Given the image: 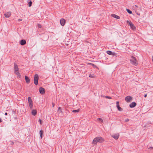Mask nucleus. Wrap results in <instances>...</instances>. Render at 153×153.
Here are the masks:
<instances>
[{"instance_id":"5701e85b","label":"nucleus","mask_w":153,"mask_h":153,"mask_svg":"<svg viewBox=\"0 0 153 153\" xmlns=\"http://www.w3.org/2000/svg\"><path fill=\"white\" fill-rule=\"evenodd\" d=\"M101 97H105L106 98L109 99H111V97L110 96H102V95H101Z\"/></svg>"},{"instance_id":"2f4dec72","label":"nucleus","mask_w":153,"mask_h":153,"mask_svg":"<svg viewBox=\"0 0 153 153\" xmlns=\"http://www.w3.org/2000/svg\"><path fill=\"white\" fill-rule=\"evenodd\" d=\"M10 144L12 145L14 144V143L13 141H10Z\"/></svg>"},{"instance_id":"f8f14e48","label":"nucleus","mask_w":153,"mask_h":153,"mask_svg":"<svg viewBox=\"0 0 153 153\" xmlns=\"http://www.w3.org/2000/svg\"><path fill=\"white\" fill-rule=\"evenodd\" d=\"M26 41L25 39H22L19 42V43L22 45H24L26 44Z\"/></svg>"},{"instance_id":"6e6552de","label":"nucleus","mask_w":153,"mask_h":153,"mask_svg":"<svg viewBox=\"0 0 153 153\" xmlns=\"http://www.w3.org/2000/svg\"><path fill=\"white\" fill-rule=\"evenodd\" d=\"M60 22L61 25L62 26H63L65 23V19L62 18L60 20Z\"/></svg>"},{"instance_id":"ddd939ff","label":"nucleus","mask_w":153,"mask_h":153,"mask_svg":"<svg viewBox=\"0 0 153 153\" xmlns=\"http://www.w3.org/2000/svg\"><path fill=\"white\" fill-rule=\"evenodd\" d=\"M11 14V12H9L5 13L4 14V16L5 17L9 18Z\"/></svg>"},{"instance_id":"dca6fc26","label":"nucleus","mask_w":153,"mask_h":153,"mask_svg":"<svg viewBox=\"0 0 153 153\" xmlns=\"http://www.w3.org/2000/svg\"><path fill=\"white\" fill-rule=\"evenodd\" d=\"M111 16L113 17L116 18L117 19H119L120 18V17L119 16L115 14H112Z\"/></svg>"},{"instance_id":"a19ab883","label":"nucleus","mask_w":153,"mask_h":153,"mask_svg":"<svg viewBox=\"0 0 153 153\" xmlns=\"http://www.w3.org/2000/svg\"><path fill=\"white\" fill-rule=\"evenodd\" d=\"M5 115H7V112H5Z\"/></svg>"},{"instance_id":"f3484780","label":"nucleus","mask_w":153,"mask_h":153,"mask_svg":"<svg viewBox=\"0 0 153 153\" xmlns=\"http://www.w3.org/2000/svg\"><path fill=\"white\" fill-rule=\"evenodd\" d=\"M14 73L16 75L18 76L20 78L21 77V76L19 71H15Z\"/></svg>"},{"instance_id":"a211bd4d","label":"nucleus","mask_w":153,"mask_h":153,"mask_svg":"<svg viewBox=\"0 0 153 153\" xmlns=\"http://www.w3.org/2000/svg\"><path fill=\"white\" fill-rule=\"evenodd\" d=\"M43 131L42 130H41L39 131V134L40 135V138H42V135L43 134Z\"/></svg>"},{"instance_id":"412c9836","label":"nucleus","mask_w":153,"mask_h":153,"mask_svg":"<svg viewBox=\"0 0 153 153\" xmlns=\"http://www.w3.org/2000/svg\"><path fill=\"white\" fill-rule=\"evenodd\" d=\"M107 54L109 55H111L112 54V52L111 51H107Z\"/></svg>"},{"instance_id":"ea45409f","label":"nucleus","mask_w":153,"mask_h":153,"mask_svg":"<svg viewBox=\"0 0 153 153\" xmlns=\"http://www.w3.org/2000/svg\"><path fill=\"white\" fill-rule=\"evenodd\" d=\"M149 149H153V147H150L149 148Z\"/></svg>"},{"instance_id":"f704fd0d","label":"nucleus","mask_w":153,"mask_h":153,"mask_svg":"<svg viewBox=\"0 0 153 153\" xmlns=\"http://www.w3.org/2000/svg\"><path fill=\"white\" fill-rule=\"evenodd\" d=\"M128 121H129V119H127L125 120V122H127Z\"/></svg>"},{"instance_id":"b1692460","label":"nucleus","mask_w":153,"mask_h":153,"mask_svg":"<svg viewBox=\"0 0 153 153\" xmlns=\"http://www.w3.org/2000/svg\"><path fill=\"white\" fill-rule=\"evenodd\" d=\"M58 111L59 112H60L61 113H62V108L60 107L58 108Z\"/></svg>"},{"instance_id":"7c9ffc66","label":"nucleus","mask_w":153,"mask_h":153,"mask_svg":"<svg viewBox=\"0 0 153 153\" xmlns=\"http://www.w3.org/2000/svg\"><path fill=\"white\" fill-rule=\"evenodd\" d=\"M90 64H91V65H92L93 66V67H95H95H96V66L94 64H93V63H91Z\"/></svg>"},{"instance_id":"bb28decb","label":"nucleus","mask_w":153,"mask_h":153,"mask_svg":"<svg viewBox=\"0 0 153 153\" xmlns=\"http://www.w3.org/2000/svg\"><path fill=\"white\" fill-rule=\"evenodd\" d=\"M38 26L39 28H41L42 27V26L40 24H38Z\"/></svg>"},{"instance_id":"58836bf2","label":"nucleus","mask_w":153,"mask_h":153,"mask_svg":"<svg viewBox=\"0 0 153 153\" xmlns=\"http://www.w3.org/2000/svg\"><path fill=\"white\" fill-rule=\"evenodd\" d=\"M147 95L146 94H145L144 97H147Z\"/></svg>"},{"instance_id":"72a5a7b5","label":"nucleus","mask_w":153,"mask_h":153,"mask_svg":"<svg viewBox=\"0 0 153 153\" xmlns=\"http://www.w3.org/2000/svg\"><path fill=\"white\" fill-rule=\"evenodd\" d=\"M28 103H29V104L30 105H31V104H33V102L32 101V102H28Z\"/></svg>"},{"instance_id":"c9c22d12","label":"nucleus","mask_w":153,"mask_h":153,"mask_svg":"<svg viewBox=\"0 0 153 153\" xmlns=\"http://www.w3.org/2000/svg\"><path fill=\"white\" fill-rule=\"evenodd\" d=\"M22 19H19L18 20L19 21H22Z\"/></svg>"},{"instance_id":"e433bc0d","label":"nucleus","mask_w":153,"mask_h":153,"mask_svg":"<svg viewBox=\"0 0 153 153\" xmlns=\"http://www.w3.org/2000/svg\"><path fill=\"white\" fill-rule=\"evenodd\" d=\"M52 106L53 107H54V105H55V104L53 102H52Z\"/></svg>"},{"instance_id":"37998d69","label":"nucleus","mask_w":153,"mask_h":153,"mask_svg":"<svg viewBox=\"0 0 153 153\" xmlns=\"http://www.w3.org/2000/svg\"><path fill=\"white\" fill-rule=\"evenodd\" d=\"M152 61L153 62V56H152Z\"/></svg>"},{"instance_id":"6ab92c4d","label":"nucleus","mask_w":153,"mask_h":153,"mask_svg":"<svg viewBox=\"0 0 153 153\" xmlns=\"http://www.w3.org/2000/svg\"><path fill=\"white\" fill-rule=\"evenodd\" d=\"M79 109L77 110H73L72 111L73 112H74V113H77L79 112Z\"/></svg>"},{"instance_id":"f03ea898","label":"nucleus","mask_w":153,"mask_h":153,"mask_svg":"<svg viewBox=\"0 0 153 153\" xmlns=\"http://www.w3.org/2000/svg\"><path fill=\"white\" fill-rule=\"evenodd\" d=\"M131 63L132 65L135 66H137L138 65V62L136 59L135 57L132 56L130 60Z\"/></svg>"},{"instance_id":"473e14b6","label":"nucleus","mask_w":153,"mask_h":153,"mask_svg":"<svg viewBox=\"0 0 153 153\" xmlns=\"http://www.w3.org/2000/svg\"><path fill=\"white\" fill-rule=\"evenodd\" d=\"M39 122H40V124L41 125H42V120L40 119H39Z\"/></svg>"},{"instance_id":"c756f323","label":"nucleus","mask_w":153,"mask_h":153,"mask_svg":"<svg viewBox=\"0 0 153 153\" xmlns=\"http://www.w3.org/2000/svg\"><path fill=\"white\" fill-rule=\"evenodd\" d=\"M89 77H91V78H93L94 77V76H93V75H91V74H90L89 75Z\"/></svg>"},{"instance_id":"393cba45","label":"nucleus","mask_w":153,"mask_h":153,"mask_svg":"<svg viewBox=\"0 0 153 153\" xmlns=\"http://www.w3.org/2000/svg\"><path fill=\"white\" fill-rule=\"evenodd\" d=\"M28 102L32 101V99L30 97H28Z\"/></svg>"},{"instance_id":"a878e982","label":"nucleus","mask_w":153,"mask_h":153,"mask_svg":"<svg viewBox=\"0 0 153 153\" xmlns=\"http://www.w3.org/2000/svg\"><path fill=\"white\" fill-rule=\"evenodd\" d=\"M97 119H98V120L100 121H101L102 122H103L102 119H101V118H98Z\"/></svg>"},{"instance_id":"423d86ee","label":"nucleus","mask_w":153,"mask_h":153,"mask_svg":"<svg viewBox=\"0 0 153 153\" xmlns=\"http://www.w3.org/2000/svg\"><path fill=\"white\" fill-rule=\"evenodd\" d=\"M132 97H131L130 96H127V97H125V100L127 102H129L131 100H132Z\"/></svg>"},{"instance_id":"c85d7f7f","label":"nucleus","mask_w":153,"mask_h":153,"mask_svg":"<svg viewBox=\"0 0 153 153\" xmlns=\"http://www.w3.org/2000/svg\"><path fill=\"white\" fill-rule=\"evenodd\" d=\"M29 106L30 109H32L33 107V104L31 105H29Z\"/></svg>"},{"instance_id":"4c0bfd02","label":"nucleus","mask_w":153,"mask_h":153,"mask_svg":"<svg viewBox=\"0 0 153 153\" xmlns=\"http://www.w3.org/2000/svg\"><path fill=\"white\" fill-rule=\"evenodd\" d=\"M2 121V120H1V118L0 117V123H1V122Z\"/></svg>"},{"instance_id":"f257e3e1","label":"nucleus","mask_w":153,"mask_h":153,"mask_svg":"<svg viewBox=\"0 0 153 153\" xmlns=\"http://www.w3.org/2000/svg\"><path fill=\"white\" fill-rule=\"evenodd\" d=\"M104 141V139L102 137H97L94 139L92 142V144L94 145H96L98 142L102 143Z\"/></svg>"},{"instance_id":"39448f33","label":"nucleus","mask_w":153,"mask_h":153,"mask_svg":"<svg viewBox=\"0 0 153 153\" xmlns=\"http://www.w3.org/2000/svg\"><path fill=\"white\" fill-rule=\"evenodd\" d=\"M39 93L41 94H44L45 92V90L43 87H41L39 88Z\"/></svg>"},{"instance_id":"7ed1b4c3","label":"nucleus","mask_w":153,"mask_h":153,"mask_svg":"<svg viewBox=\"0 0 153 153\" xmlns=\"http://www.w3.org/2000/svg\"><path fill=\"white\" fill-rule=\"evenodd\" d=\"M127 23L128 25H129L131 28L133 30H135L136 28L134 25L132 23L131 21H127Z\"/></svg>"},{"instance_id":"2eb2a0df","label":"nucleus","mask_w":153,"mask_h":153,"mask_svg":"<svg viewBox=\"0 0 153 153\" xmlns=\"http://www.w3.org/2000/svg\"><path fill=\"white\" fill-rule=\"evenodd\" d=\"M31 113L33 116H35L37 114V111L36 110L33 109L31 111Z\"/></svg>"},{"instance_id":"20e7f679","label":"nucleus","mask_w":153,"mask_h":153,"mask_svg":"<svg viewBox=\"0 0 153 153\" xmlns=\"http://www.w3.org/2000/svg\"><path fill=\"white\" fill-rule=\"evenodd\" d=\"M39 79V75L37 74H35L34 78V84L37 85L38 84V81Z\"/></svg>"},{"instance_id":"9d476101","label":"nucleus","mask_w":153,"mask_h":153,"mask_svg":"<svg viewBox=\"0 0 153 153\" xmlns=\"http://www.w3.org/2000/svg\"><path fill=\"white\" fill-rule=\"evenodd\" d=\"M137 105V103L135 102H133L131 103L129 105V107L131 108H133L134 107Z\"/></svg>"},{"instance_id":"cd10ccee","label":"nucleus","mask_w":153,"mask_h":153,"mask_svg":"<svg viewBox=\"0 0 153 153\" xmlns=\"http://www.w3.org/2000/svg\"><path fill=\"white\" fill-rule=\"evenodd\" d=\"M111 55L113 56H116L117 55V54L114 52H112V54Z\"/></svg>"},{"instance_id":"9b49d317","label":"nucleus","mask_w":153,"mask_h":153,"mask_svg":"<svg viewBox=\"0 0 153 153\" xmlns=\"http://www.w3.org/2000/svg\"><path fill=\"white\" fill-rule=\"evenodd\" d=\"M19 68L17 64L15 63L14 64V71H19Z\"/></svg>"},{"instance_id":"aec40b11","label":"nucleus","mask_w":153,"mask_h":153,"mask_svg":"<svg viewBox=\"0 0 153 153\" xmlns=\"http://www.w3.org/2000/svg\"><path fill=\"white\" fill-rule=\"evenodd\" d=\"M127 12L130 14H132V11L129 9H126Z\"/></svg>"},{"instance_id":"4468645a","label":"nucleus","mask_w":153,"mask_h":153,"mask_svg":"<svg viewBox=\"0 0 153 153\" xmlns=\"http://www.w3.org/2000/svg\"><path fill=\"white\" fill-rule=\"evenodd\" d=\"M25 80L26 82L27 83H29L30 82V79L29 77L26 76H25Z\"/></svg>"},{"instance_id":"4be33fe9","label":"nucleus","mask_w":153,"mask_h":153,"mask_svg":"<svg viewBox=\"0 0 153 153\" xmlns=\"http://www.w3.org/2000/svg\"><path fill=\"white\" fill-rule=\"evenodd\" d=\"M32 2L31 1H30L28 3V6L29 7H31L32 5Z\"/></svg>"},{"instance_id":"79ce46f5","label":"nucleus","mask_w":153,"mask_h":153,"mask_svg":"<svg viewBox=\"0 0 153 153\" xmlns=\"http://www.w3.org/2000/svg\"><path fill=\"white\" fill-rule=\"evenodd\" d=\"M137 14L138 15H140V13H137Z\"/></svg>"},{"instance_id":"0eeeda50","label":"nucleus","mask_w":153,"mask_h":153,"mask_svg":"<svg viewBox=\"0 0 153 153\" xmlns=\"http://www.w3.org/2000/svg\"><path fill=\"white\" fill-rule=\"evenodd\" d=\"M112 137L114 138L115 139L117 140L119 136V133L114 134L111 136Z\"/></svg>"},{"instance_id":"c03bdc74","label":"nucleus","mask_w":153,"mask_h":153,"mask_svg":"<svg viewBox=\"0 0 153 153\" xmlns=\"http://www.w3.org/2000/svg\"><path fill=\"white\" fill-rule=\"evenodd\" d=\"M16 118H17L16 117H15V119H16Z\"/></svg>"},{"instance_id":"1a4fd4ad","label":"nucleus","mask_w":153,"mask_h":153,"mask_svg":"<svg viewBox=\"0 0 153 153\" xmlns=\"http://www.w3.org/2000/svg\"><path fill=\"white\" fill-rule=\"evenodd\" d=\"M119 103V101H117L116 102V106L118 110L119 111H121L123 110V109L120 107Z\"/></svg>"}]
</instances>
